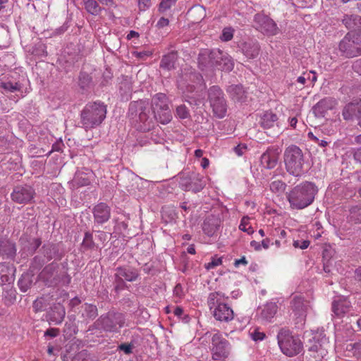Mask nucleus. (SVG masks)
<instances>
[{"mask_svg": "<svg viewBox=\"0 0 361 361\" xmlns=\"http://www.w3.org/2000/svg\"><path fill=\"white\" fill-rule=\"evenodd\" d=\"M128 117L131 124L140 131H149L154 126V117L147 101L140 99L129 104Z\"/></svg>", "mask_w": 361, "mask_h": 361, "instance_id": "obj_1", "label": "nucleus"}, {"mask_svg": "<svg viewBox=\"0 0 361 361\" xmlns=\"http://www.w3.org/2000/svg\"><path fill=\"white\" fill-rule=\"evenodd\" d=\"M317 192L318 188L314 183L305 181L293 188L286 197L291 209L300 210L310 206Z\"/></svg>", "mask_w": 361, "mask_h": 361, "instance_id": "obj_2", "label": "nucleus"}, {"mask_svg": "<svg viewBox=\"0 0 361 361\" xmlns=\"http://www.w3.org/2000/svg\"><path fill=\"white\" fill-rule=\"evenodd\" d=\"M107 107L104 102H88L80 111L78 125L86 131L100 126L106 117Z\"/></svg>", "mask_w": 361, "mask_h": 361, "instance_id": "obj_3", "label": "nucleus"}, {"mask_svg": "<svg viewBox=\"0 0 361 361\" xmlns=\"http://www.w3.org/2000/svg\"><path fill=\"white\" fill-rule=\"evenodd\" d=\"M224 293L215 291L209 293L207 305L214 319L220 322L228 323L234 318V312L231 307L223 301Z\"/></svg>", "mask_w": 361, "mask_h": 361, "instance_id": "obj_4", "label": "nucleus"}, {"mask_svg": "<svg viewBox=\"0 0 361 361\" xmlns=\"http://www.w3.org/2000/svg\"><path fill=\"white\" fill-rule=\"evenodd\" d=\"M283 160L286 171L295 177L303 173L305 158L302 150L295 145H290L286 148Z\"/></svg>", "mask_w": 361, "mask_h": 361, "instance_id": "obj_5", "label": "nucleus"}, {"mask_svg": "<svg viewBox=\"0 0 361 361\" xmlns=\"http://www.w3.org/2000/svg\"><path fill=\"white\" fill-rule=\"evenodd\" d=\"M39 279L48 287H55L59 284L68 286L71 277L67 272H59V265L52 262L46 265L39 274Z\"/></svg>", "mask_w": 361, "mask_h": 361, "instance_id": "obj_6", "label": "nucleus"}, {"mask_svg": "<svg viewBox=\"0 0 361 361\" xmlns=\"http://www.w3.org/2000/svg\"><path fill=\"white\" fill-rule=\"evenodd\" d=\"M277 340L281 352L288 357L297 355L302 350L299 337L292 335L288 329H281L277 334Z\"/></svg>", "mask_w": 361, "mask_h": 361, "instance_id": "obj_7", "label": "nucleus"}, {"mask_svg": "<svg viewBox=\"0 0 361 361\" xmlns=\"http://www.w3.org/2000/svg\"><path fill=\"white\" fill-rule=\"evenodd\" d=\"M338 50L340 56L345 59L361 56V34L348 32L339 42Z\"/></svg>", "mask_w": 361, "mask_h": 361, "instance_id": "obj_8", "label": "nucleus"}, {"mask_svg": "<svg viewBox=\"0 0 361 361\" xmlns=\"http://www.w3.org/2000/svg\"><path fill=\"white\" fill-rule=\"evenodd\" d=\"M179 186L185 191L200 192L206 185L204 176L195 171L184 170L179 174Z\"/></svg>", "mask_w": 361, "mask_h": 361, "instance_id": "obj_9", "label": "nucleus"}, {"mask_svg": "<svg viewBox=\"0 0 361 361\" xmlns=\"http://www.w3.org/2000/svg\"><path fill=\"white\" fill-rule=\"evenodd\" d=\"M125 321V315L123 313L109 311L101 315L94 322V325L104 331L118 332L124 326Z\"/></svg>", "mask_w": 361, "mask_h": 361, "instance_id": "obj_10", "label": "nucleus"}, {"mask_svg": "<svg viewBox=\"0 0 361 361\" xmlns=\"http://www.w3.org/2000/svg\"><path fill=\"white\" fill-rule=\"evenodd\" d=\"M208 100L214 115L223 118L227 113V102L224 97V93L217 85L210 87L207 91Z\"/></svg>", "mask_w": 361, "mask_h": 361, "instance_id": "obj_11", "label": "nucleus"}, {"mask_svg": "<svg viewBox=\"0 0 361 361\" xmlns=\"http://www.w3.org/2000/svg\"><path fill=\"white\" fill-rule=\"evenodd\" d=\"M253 27L267 36H274L279 32L276 23L268 16L258 13L255 15Z\"/></svg>", "mask_w": 361, "mask_h": 361, "instance_id": "obj_12", "label": "nucleus"}, {"mask_svg": "<svg viewBox=\"0 0 361 361\" xmlns=\"http://www.w3.org/2000/svg\"><path fill=\"white\" fill-rule=\"evenodd\" d=\"M230 343L221 334L217 332L212 337L211 351L214 360H221L229 355Z\"/></svg>", "mask_w": 361, "mask_h": 361, "instance_id": "obj_13", "label": "nucleus"}, {"mask_svg": "<svg viewBox=\"0 0 361 361\" xmlns=\"http://www.w3.org/2000/svg\"><path fill=\"white\" fill-rule=\"evenodd\" d=\"M291 310L296 317L295 324L298 329L302 328L305 323L307 311L308 309V302L301 295H295L291 302Z\"/></svg>", "mask_w": 361, "mask_h": 361, "instance_id": "obj_14", "label": "nucleus"}, {"mask_svg": "<svg viewBox=\"0 0 361 361\" xmlns=\"http://www.w3.org/2000/svg\"><path fill=\"white\" fill-rule=\"evenodd\" d=\"M35 195V190L28 185H16L14 187L11 194V200L20 204H27L31 203Z\"/></svg>", "mask_w": 361, "mask_h": 361, "instance_id": "obj_15", "label": "nucleus"}, {"mask_svg": "<svg viewBox=\"0 0 361 361\" xmlns=\"http://www.w3.org/2000/svg\"><path fill=\"white\" fill-rule=\"evenodd\" d=\"M343 120L347 122L357 121V125L361 128V99H355L345 104L342 110Z\"/></svg>", "mask_w": 361, "mask_h": 361, "instance_id": "obj_16", "label": "nucleus"}, {"mask_svg": "<svg viewBox=\"0 0 361 361\" xmlns=\"http://www.w3.org/2000/svg\"><path fill=\"white\" fill-rule=\"evenodd\" d=\"M214 69L230 72L234 68L232 58L226 52L219 49H213Z\"/></svg>", "mask_w": 361, "mask_h": 361, "instance_id": "obj_17", "label": "nucleus"}, {"mask_svg": "<svg viewBox=\"0 0 361 361\" xmlns=\"http://www.w3.org/2000/svg\"><path fill=\"white\" fill-rule=\"evenodd\" d=\"M95 226H102L111 218V207L105 202H99L94 206L92 209Z\"/></svg>", "mask_w": 361, "mask_h": 361, "instance_id": "obj_18", "label": "nucleus"}, {"mask_svg": "<svg viewBox=\"0 0 361 361\" xmlns=\"http://www.w3.org/2000/svg\"><path fill=\"white\" fill-rule=\"evenodd\" d=\"M41 255L47 261L54 259L59 261L64 255L63 250L59 243L47 242L44 243L39 250Z\"/></svg>", "mask_w": 361, "mask_h": 361, "instance_id": "obj_19", "label": "nucleus"}, {"mask_svg": "<svg viewBox=\"0 0 361 361\" xmlns=\"http://www.w3.org/2000/svg\"><path fill=\"white\" fill-rule=\"evenodd\" d=\"M281 151L279 147L276 146H270L267 150L261 155L260 162L261 164L267 169H274L279 161Z\"/></svg>", "mask_w": 361, "mask_h": 361, "instance_id": "obj_20", "label": "nucleus"}, {"mask_svg": "<svg viewBox=\"0 0 361 361\" xmlns=\"http://www.w3.org/2000/svg\"><path fill=\"white\" fill-rule=\"evenodd\" d=\"M17 248L15 242L11 239L1 236L0 237V257L3 259L13 260L16 256Z\"/></svg>", "mask_w": 361, "mask_h": 361, "instance_id": "obj_21", "label": "nucleus"}, {"mask_svg": "<svg viewBox=\"0 0 361 361\" xmlns=\"http://www.w3.org/2000/svg\"><path fill=\"white\" fill-rule=\"evenodd\" d=\"M226 91L229 98L235 103H244L247 101V93L241 84L228 85Z\"/></svg>", "mask_w": 361, "mask_h": 361, "instance_id": "obj_22", "label": "nucleus"}, {"mask_svg": "<svg viewBox=\"0 0 361 361\" xmlns=\"http://www.w3.org/2000/svg\"><path fill=\"white\" fill-rule=\"evenodd\" d=\"M338 102L334 97H325L318 102L313 107V111L317 117H324L326 112L334 109Z\"/></svg>", "mask_w": 361, "mask_h": 361, "instance_id": "obj_23", "label": "nucleus"}, {"mask_svg": "<svg viewBox=\"0 0 361 361\" xmlns=\"http://www.w3.org/2000/svg\"><path fill=\"white\" fill-rule=\"evenodd\" d=\"M221 224V219L216 215H208L204 220L202 228L204 234L212 237L219 230Z\"/></svg>", "mask_w": 361, "mask_h": 361, "instance_id": "obj_24", "label": "nucleus"}, {"mask_svg": "<svg viewBox=\"0 0 361 361\" xmlns=\"http://www.w3.org/2000/svg\"><path fill=\"white\" fill-rule=\"evenodd\" d=\"M66 315V310L61 303L54 304L47 312V318L49 323L58 325L62 323Z\"/></svg>", "mask_w": 361, "mask_h": 361, "instance_id": "obj_25", "label": "nucleus"}, {"mask_svg": "<svg viewBox=\"0 0 361 361\" xmlns=\"http://www.w3.org/2000/svg\"><path fill=\"white\" fill-rule=\"evenodd\" d=\"M242 53L249 59L257 58L260 51V46L256 40H248L238 44Z\"/></svg>", "mask_w": 361, "mask_h": 361, "instance_id": "obj_26", "label": "nucleus"}, {"mask_svg": "<svg viewBox=\"0 0 361 361\" xmlns=\"http://www.w3.org/2000/svg\"><path fill=\"white\" fill-rule=\"evenodd\" d=\"M213 49H204L201 51L197 57L199 68L202 71H210L214 69Z\"/></svg>", "mask_w": 361, "mask_h": 361, "instance_id": "obj_27", "label": "nucleus"}, {"mask_svg": "<svg viewBox=\"0 0 361 361\" xmlns=\"http://www.w3.org/2000/svg\"><path fill=\"white\" fill-rule=\"evenodd\" d=\"M352 309L351 302L346 298H340L332 302V311L338 317H342Z\"/></svg>", "mask_w": 361, "mask_h": 361, "instance_id": "obj_28", "label": "nucleus"}, {"mask_svg": "<svg viewBox=\"0 0 361 361\" xmlns=\"http://www.w3.org/2000/svg\"><path fill=\"white\" fill-rule=\"evenodd\" d=\"M77 83L82 94L89 92L94 85L91 74L83 71H80Z\"/></svg>", "mask_w": 361, "mask_h": 361, "instance_id": "obj_29", "label": "nucleus"}, {"mask_svg": "<svg viewBox=\"0 0 361 361\" xmlns=\"http://www.w3.org/2000/svg\"><path fill=\"white\" fill-rule=\"evenodd\" d=\"M116 273L126 281H135L140 274L137 269L128 266H121L116 269Z\"/></svg>", "mask_w": 361, "mask_h": 361, "instance_id": "obj_30", "label": "nucleus"}, {"mask_svg": "<svg viewBox=\"0 0 361 361\" xmlns=\"http://www.w3.org/2000/svg\"><path fill=\"white\" fill-rule=\"evenodd\" d=\"M178 58V56L176 51H171L167 54L164 55L160 62V68L168 71L175 69Z\"/></svg>", "mask_w": 361, "mask_h": 361, "instance_id": "obj_31", "label": "nucleus"}, {"mask_svg": "<svg viewBox=\"0 0 361 361\" xmlns=\"http://www.w3.org/2000/svg\"><path fill=\"white\" fill-rule=\"evenodd\" d=\"M16 290L11 286V284H6L3 288L2 292V301L6 306H11L16 301Z\"/></svg>", "mask_w": 361, "mask_h": 361, "instance_id": "obj_32", "label": "nucleus"}, {"mask_svg": "<svg viewBox=\"0 0 361 361\" xmlns=\"http://www.w3.org/2000/svg\"><path fill=\"white\" fill-rule=\"evenodd\" d=\"M343 24L349 30H361V16L345 14L342 20Z\"/></svg>", "mask_w": 361, "mask_h": 361, "instance_id": "obj_33", "label": "nucleus"}, {"mask_svg": "<svg viewBox=\"0 0 361 361\" xmlns=\"http://www.w3.org/2000/svg\"><path fill=\"white\" fill-rule=\"evenodd\" d=\"M278 116L276 114H274L272 111H265L262 116L260 118V126L264 128L269 130L270 128H274L275 126H277Z\"/></svg>", "mask_w": 361, "mask_h": 361, "instance_id": "obj_34", "label": "nucleus"}, {"mask_svg": "<svg viewBox=\"0 0 361 361\" xmlns=\"http://www.w3.org/2000/svg\"><path fill=\"white\" fill-rule=\"evenodd\" d=\"M152 116L154 117V122L158 121L162 124L169 123L172 119V114L169 107L164 108V109L152 110Z\"/></svg>", "mask_w": 361, "mask_h": 361, "instance_id": "obj_35", "label": "nucleus"}, {"mask_svg": "<svg viewBox=\"0 0 361 361\" xmlns=\"http://www.w3.org/2000/svg\"><path fill=\"white\" fill-rule=\"evenodd\" d=\"M169 106V99L167 96L164 93H157L154 94L152 99V110L156 109H164Z\"/></svg>", "mask_w": 361, "mask_h": 361, "instance_id": "obj_36", "label": "nucleus"}, {"mask_svg": "<svg viewBox=\"0 0 361 361\" xmlns=\"http://www.w3.org/2000/svg\"><path fill=\"white\" fill-rule=\"evenodd\" d=\"M278 306L276 302H267L262 310L261 317L266 321H270L276 314Z\"/></svg>", "mask_w": 361, "mask_h": 361, "instance_id": "obj_37", "label": "nucleus"}, {"mask_svg": "<svg viewBox=\"0 0 361 361\" xmlns=\"http://www.w3.org/2000/svg\"><path fill=\"white\" fill-rule=\"evenodd\" d=\"M82 317L85 319H94L98 316V310L96 305L85 303L81 306Z\"/></svg>", "mask_w": 361, "mask_h": 361, "instance_id": "obj_38", "label": "nucleus"}, {"mask_svg": "<svg viewBox=\"0 0 361 361\" xmlns=\"http://www.w3.org/2000/svg\"><path fill=\"white\" fill-rule=\"evenodd\" d=\"M14 281V278L10 274L9 267L6 263H0V286H5L7 283L11 284Z\"/></svg>", "mask_w": 361, "mask_h": 361, "instance_id": "obj_39", "label": "nucleus"}, {"mask_svg": "<svg viewBox=\"0 0 361 361\" xmlns=\"http://www.w3.org/2000/svg\"><path fill=\"white\" fill-rule=\"evenodd\" d=\"M97 247V245L94 241L92 233L89 231H85L81 243V249L82 251L85 252L87 250H94Z\"/></svg>", "mask_w": 361, "mask_h": 361, "instance_id": "obj_40", "label": "nucleus"}, {"mask_svg": "<svg viewBox=\"0 0 361 361\" xmlns=\"http://www.w3.org/2000/svg\"><path fill=\"white\" fill-rule=\"evenodd\" d=\"M33 275L30 274H23L18 280V286L20 291L25 293L33 284Z\"/></svg>", "mask_w": 361, "mask_h": 361, "instance_id": "obj_41", "label": "nucleus"}, {"mask_svg": "<svg viewBox=\"0 0 361 361\" xmlns=\"http://www.w3.org/2000/svg\"><path fill=\"white\" fill-rule=\"evenodd\" d=\"M308 137L322 149V152L324 153L328 154V151L332 149V147L330 146L331 142L326 138L320 139L319 137L314 135L312 132L308 133Z\"/></svg>", "mask_w": 361, "mask_h": 361, "instance_id": "obj_42", "label": "nucleus"}, {"mask_svg": "<svg viewBox=\"0 0 361 361\" xmlns=\"http://www.w3.org/2000/svg\"><path fill=\"white\" fill-rule=\"evenodd\" d=\"M87 175V173L85 174L80 172L77 173L73 180V185L77 188L90 185L91 180Z\"/></svg>", "mask_w": 361, "mask_h": 361, "instance_id": "obj_43", "label": "nucleus"}, {"mask_svg": "<svg viewBox=\"0 0 361 361\" xmlns=\"http://www.w3.org/2000/svg\"><path fill=\"white\" fill-rule=\"evenodd\" d=\"M348 218L351 223L361 224V205L351 207Z\"/></svg>", "mask_w": 361, "mask_h": 361, "instance_id": "obj_44", "label": "nucleus"}, {"mask_svg": "<svg viewBox=\"0 0 361 361\" xmlns=\"http://www.w3.org/2000/svg\"><path fill=\"white\" fill-rule=\"evenodd\" d=\"M85 8L86 11L94 16L99 15L102 11V8L95 0H87L85 1Z\"/></svg>", "mask_w": 361, "mask_h": 361, "instance_id": "obj_45", "label": "nucleus"}, {"mask_svg": "<svg viewBox=\"0 0 361 361\" xmlns=\"http://www.w3.org/2000/svg\"><path fill=\"white\" fill-rule=\"evenodd\" d=\"M308 351L312 353V356L316 359H320L323 357L324 348L322 343L315 342L308 348Z\"/></svg>", "mask_w": 361, "mask_h": 361, "instance_id": "obj_46", "label": "nucleus"}, {"mask_svg": "<svg viewBox=\"0 0 361 361\" xmlns=\"http://www.w3.org/2000/svg\"><path fill=\"white\" fill-rule=\"evenodd\" d=\"M329 251L327 250H324L323 251V270L324 271L330 275L331 274V267H332V260L330 257H329Z\"/></svg>", "mask_w": 361, "mask_h": 361, "instance_id": "obj_47", "label": "nucleus"}, {"mask_svg": "<svg viewBox=\"0 0 361 361\" xmlns=\"http://www.w3.org/2000/svg\"><path fill=\"white\" fill-rule=\"evenodd\" d=\"M126 280L122 279L119 275L116 273L114 274V291L116 293H119L121 290H125L128 288V286L126 283Z\"/></svg>", "mask_w": 361, "mask_h": 361, "instance_id": "obj_48", "label": "nucleus"}, {"mask_svg": "<svg viewBox=\"0 0 361 361\" xmlns=\"http://www.w3.org/2000/svg\"><path fill=\"white\" fill-rule=\"evenodd\" d=\"M175 116L180 119H185L190 116V111L185 104H180L176 109Z\"/></svg>", "mask_w": 361, "mask_h": 361, "instance_id": "obj_49", "label": "nucleus"}, {"mask_svg": "<svg viewBox=\"0 0 361 361\" xmlns=\"http://www.w3.org/2000/svg\"><path fill=\"white\" fill-rule=\"evenodd\" d=\"M203 97L200 94L185 95V101L191 106H198L203 104Z\"/></svg>", "mask_w": 361, "mask_h": 361, "instance_id": "obj_50", "label": "nucleus"}, {"mask_svg": "<svg viewBox=\"0 0 361 361\" xmlns=\"http://www.w3.org/2000/svg\"><path fill=\"white\" fill-rule=\"evenodd\" d=\"M1 87L5 90L6 91L14 92L16 91H20L22 88V85L19 82L13 83L11 81H8L1 82Z\"/></svg>", "mask_w": 361, "mask_h": 361, "instance_id": "obj_51", "label": "nucleus"}, {"mask_svg": "<svg viewBox=\"0 0 361 361\" xmlns=\"http://www.w3.org/2000/svg\"><path fill=\"white\" fill-rule=\"evenodd\" d=\"M270 190L273 192H281L286 189V184L282 180H274L270 183Z\"/></svg>", "mask_w": 361, "mask_h": 361, "instance_id": "obj_52", "label": "nucleus"}, {"mask_svg": "<svg viewBox=\"0 0 361 361\" xmlns=\"http://www.w3.org/2000/svg\"><path fill=\"white\" fill-rule=\"evenodd\" d=\"M249 220L250 218L248 216H243L239 225V229L243 232L247 233L248 234H252L254 233V230L251 226H248Z\"/></svg>", "mask_w": 361, "mask_h": 361, "instance_id": "obj_53", "label": "nucleus"}, {"mask_svg": "<svg viewBox=\"0 0 361 361\" xmlns=\"http://www.w3.org/2000/svg\"><path fill=\"white\" fill-rule=\"evenodd\" d=\"M222 262H223L222 257H218L217 255H214V256L212 257L211 262L204 264V268L207 270L213 269L215 267H216L217 266L221 265L222 264Z\"/></svg>", "mask_w": 361, "mask_h": 361, "instance_id": "obj_54", "label": "nucleus"}, {"mask_svg": "<svg viewBox=\"0 0 361 361\" xmlns=\"http://www.w3.org/2000/svg\"><path fill=\"white\" fill-rule=\"evenodd\" d=\"M234 29L231 27H224L222 30L220 39L223 42H228L233 37Z\"/></svg>", "mask_w": 361, "mask_h": 361, "instance_id": "obj_55", "label": "nucleus"}, {"mask_svg": "<svg viewBox=\"0 0 361 361\" xmlns=\"http://www.w3.org/2000/svg\"><path fill=\"white\" fill-rule=\"evenodd\" d=\"M41 245L42 240L40 238H33L29 241L28 250L31 254H34L37 250L39 248Z\"/></svg>", "mask_w": 361, "mask_h": 361, "instance_id": "obj_56", "label": "nucleus"}, {"mask_svg": "<svg viewBox=\"0 0 361 361\" xmlns=\"http://www.w3.org/2000/svg\"><path fill=\"white\" fill-rule=\"evenodd\" d=\"M44 264V259L40 256H35L32 259L30 268L33 270L40 269Z\"/></svg>", "mask_w": 361, "mask_h": 361, "instance_id": "obj_57", "label": "nucleus"}, {"mask_svg": "<svg viewBox=\"0 0 361 361\" xmlns=\"http://www.w3.org/2000/svg\"><path fill=\"white\" fill-rule=\"evenodd\" d=\"M135 348V345L132 343H122L118 345L117 350L119 351H123L126 355H130L133 353V349Z\"/></svg>", "mask_w": 361, "mask_h": 361, "instance_id": "obj_58", "label": "nucleus"}, {"mask_svg": "<svg viewBox=\"0 0 361 361\" xmlns=\"http://www.w3.org/2000/svg\"><path fill=\"white\" fill-rule=\"evenodd\" d=\"M177 0H161L159 4V11L164 12L175 5Z\"/></svg>", "mask_w": 361, "mask_h": 361, "instance_id": "obj_59", "label": "nucleus"}, {"mask_svg": "<svg viewBox=\"0 0 361 361\" xmlns=\"http://www.w3.org/2000/svg\"><path fill=\"white\" fill-rule=\"evenodd\" d=\"M348 350H353V354L356 356L361 355V341L356 342L348 345Z\"/></svg>", "mask_w": 361, "mask_h": 361, "instance_id": "obj_60", "label": "nucleus"}, {"mask_svg": "<svg viewBox=\"0 0 361 361\" xmlns=\"http://www.w3.org/2000/svg\"><path fill=\"white\" fill-rule=\"evenodd\" d=\"M167 216L169 221L175 220L177 218V214L173 208H166L162 212V216Z\"/></svg>", "mask_w": 361, "mask_h": 361, "instance_id": "obj_61", "label": "nucleus"}, {"mask_svg": "<svg viewBox=\"0 0 361 361\" xmlns=\"http://www.w3.org/2000/svg\"><path fill=\"white\" fill-rule=\"evenodd\" d=\"M60 331L56 328H49L44 331V336L50 338H55L59 335Z\"/></svg>", "mask_w": 361, "mask_h": 361, "instance_id": "obj_62", "label": "nucleus"}, {"mask_svg": "<svg viewBox=\"0 0 361 361\" xmlns=\"http://www.w3.org/2000/svg\"><path fill=\"white\" fill-rule=\"evenodd\" d=\"M76 326L73 323H66L64 332L69 336H72V334H76Z\"/></svg>", "mask_w": 361, "mask_h": 361, "instance_id": "obj_63", "label": "nucleus"}, {"mask_svg": "<svg viewBox=\"0 0 361 361\" xmlns=\"http://www.w3.org/2000/svg\"><path fill=\"white\" fill-rule=\"evenodd\" d=\"M352 153L355 162L361 164V147L353 149Z\"/></svg>", "mask_w": 361, "mask_h": 361, "instance_id": "obj_64", "label": "nucleus"}]
</instances>
